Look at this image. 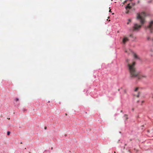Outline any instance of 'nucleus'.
I'll list each match as a JSON object with an SVG mask.
<instances>
[{
    "instance_id": "f257e3e1",
    "label": "nucleus",
    "mask_w": 153,
    "mask_h": 153,
    "mask_svg": "<svg viewBox=\"0 0 153 153\" xmlns=\"http://www.w3.org/2000/svg\"><path fill=\"white\" fill-rule=\"evenodd\" d=\"M126 62L128 63L127 65L130 73L131 76L132 77H137L138 79H140L142 76H140L138 73L136 71L134 68L135 62H133L132 64L130 65L128 63V59L126 60ZM142 76L145 77L144 76Z\"/></svg>"
},
{
    "instance_id": "f03ea898",
    "label": "nucleus",
    "mask_w": 153,
    "mask_h": 153,
    "mask_svg": "<svg viewBox=\"0 0 153 153\" xmlns=\"http://www.w3.org/2000/svg\"><path fill=\"white\" fill-rule=\"evenodd\" d=\"M145 28L147 31L149 33V36L147 38V40L151 39L153 40V20L151 21L149 23L148 25L145 27Z\"/></svg>"
},
{
    "instance_id": "7ed1b4c3",
    "label": "nucleus",
    "mask_w": 153,
    "mask_h": 153,
    "mask_svg": "<svg viewBox=\"0 0 153 153\" xmlns=\"http://www.w3.org/2000/svg\"><path fill=\"white\" fill-rule=\"evenodd\" d=\"M141 26L137 23H135L132 28L130 29V31L133 32L134 31H138L140 28Z\"/></svg>"
},
{
    "instance_id": "20e7f679",
    "label": "nucleus",
    "mask_w": 153,
    "mask_h": 153,
    "mask_svg": "<svg viewBox=\"0 0 153 153\" xmlns=\"http://www.w3.org/2000/svg\"><path fill=\"white\" fill-rule=\"evenodd\" d=\"M146 16V14L144 12L138 13L137 14V18L138 19H143Z\"/></svg>"
},
{
    "instance_id": "39448f33",
    "label": "nucleus",
    "mask_w": 153,
    "mask_h": 153,
    "mask_svg": "<svg viewBox=\"0 0 153 153\" xmlns=\"http://www.w3.org/2000/svg\"><path fill=\"white\" fill-rule=\"evenodd\" d=\"M135 4L134 3H129L128 4L126 7V13L127 14L129 12V11L128 10L131 8L133 6H134L135 5Z\"/></svg>"
},
{
    "instance_id": "423d86ee",
    "label": "nucleus",
    "mask_w": 153,
    "mask_h": 153,
    "mask_svg": "<svg viewBox=\"0 0 153 153\" xmlns=\"http://www.w3.org/2000/svg\"><path fill=\"white\" fill-rule=\"evenodd\" d=\"M128 39L126 37H124L123 39V43L125 44L126 42L128 41Z\"/></svg>"
},
{
    "instance_id": "0eeeda50",
    "label": "nucleus",
    "mask_w": 153,
    "mask_h": 153,
    "mask_svg": "<svg viewBox=\"0 0 153 153\" xmlns=\"http://www.w3.org/2000/svg\"><path fill=\"white\" fill-rule=\"evenodd\" d=\"M129 37L132 38L131 39L132 41H134L136 39V37H135L133 35V34H131L129 35Z\"/></svg>"
},
{
    "instance_id": "6e6552de",
    "label": "nucleus",
    "mask_w": 153,
    "mask_h": 153,
    "mask_svg": "<svg viewBox=\"0 0 153 153\" xmlns=\"http://www.w3.org/2000/svg\"><path fill=\"white\" fill-rule=\"evenodd\" d=\"M134 59H135L140 60V58L135 53H134Z\"/></svg>"
},
{
    "instance_id": "1a4fd4ad",
    "label": "nucleus",
    "mask_w": 153,
    "mask_h": 153,
    "mask_svg": "<svg viewBox=\"0 0 153 153\" xmlns=\"http://www.w3.org/2000/svg\"><path fill=\"white\" fill-rule=\"evenodd\" d=\"M140 22L142 25H143L145 22V20H140Z\"/></svg>"
},
{
    "instance_id": "9d476101",
    "label": "nucleus",
    "mask_w": 153,
    "mask_h": 153,
    "mask_svg": "<svg viewBox=\"0 0 153 153\" xmlns=\"http://www.w3.org/2000/svg\"><path fill=\"white\" fill-rule=\"evenodd\" d=\"M128 21L127 23V24H129V22H131V20H128Z\"/></svg>"
},
{
    "instance_id": "9b49d317",
    "label": "nucleus",
    "mask_w": 153,
    "mask_h": 153,
    "mask_svg": "<svg viewBox=\"0 0 153 153\" xmlns=\"http://www.w3.org/2000/svg\"><path fill=\"white\" fill-rule=\"evenodd\" d=\"M10 131H7V135H10Z\"/></svg>"
},
{
    "instance_id": "f8f14e48",
    "label": "nucleus",
    "mask_w": 153,
    "mask_h": 153,
    "mask_svg": "<svg viewBox=\"0 0 153 153\" xmlns=\"http://www.w3.org/2000/svg\"><path fill=\"white\" fill-rule=\"evenodd\" d=\"M138 88H135V89L134 90V91H137V90H138Z\"/></svg>"
},
{
    "instance_id": "ddd939ff",
    "label": "nucleus",
    "mask_w": 153,
    "mask_h": 153,
    "mask_svg": "<svg viewBox=\"0 0 153 153\" xmlns=\"http://www.w3.org/2000/svg\"><path fill=\"white\" fill-rule=\"evenodd\" d=\"M15 100H16V101H18L19 100V99L18 98H16L15 99Z\"/></svg>"
},
{
    "instance_id": "4468645a",
    "label": "nucleus",
    "mask_w": 153,
    "mask_h": 153,
    "mask_svg": "<svg viewBox=\"0 0 153 153\" xmlns=\"http://www.w3.org/2000/svg\"><path fill=\"white\" fill-rule=\"evenodd\" d=\"M48 152L49 153V151H45L44 152V153H45L46 152Z\"/></svg>"
},
{
    "instance_id": "2eb2a0df",
    "label": "nucleus",
    "mask_w": 153,
    "mask_h": 153,
    "mask_svg": "<svg viewBox=\"0 0 153 153\" xmlns=\"http://www.w3.org/2000/svg\"><path fill=\"white\" fill-rule=\"evenodd\" d=\"M127 116V115H126V114H124V116L123 117H125Z\"/></svg>"
},
{
    "instance_id": "dca6fc26",
    "label": "nucleus",
    "mask_w": 153,
    "mask_h": 153,
    "mask_svg": "<svg viewBox=\"0 0 153 153\" xmlns=\"http://www.w3.org/2000/svg\"><path fill=\"white\" fill-rule=\"evenodd\" d=\"M139 93H138V94H137V97H139Z\"/></svg>"
},
{
    "instance_id": "f3484780",
    "label": "nucleus",
    "mask_w": 153,
    "mask_h": 153,
    "mask_svg": "<svg viewBox=\"0 0 153 153\" xmlns=\"http://www.w3.org/2000/svg\"><path fill=\"white\" fill-rule=\"evenodd\" d=\"M128 119V117H126V120H127Z\"/></svg>"
},
{
    "instance_id": "a211bd4d",
    "label": "nucleus",
    "mask_w": 153,
    "mask_h": 153,
    "mask_svg": "<svg viewBox=\"0 0 153 153\" xmlns=\"http://www.w3.org/2000/svg\"><path fill=\"white\" fill-rule=\"evenodd\" d=\"M45 129H47V127H45Z\"/></svg>"
},
{
    "instance_id": "6ab92c4d",
    "label": "nucleus",
    "mask_w": 153,
    "mask_h": 153,
    "mask_svg": "<svg viewBox=\"0 0 153 153\" xmlns=\"http://www.w3.org/2000/svg\"><path fill=\"white\" fill-rule=\"evenodd\" d=\"M151 2V1H149L148 2L149 3H150Z\"/></svg>"
},
{
    "instance_id": "aec40b11",
    "label": "nucleus",
    "mask_w": 153,
    "mask_h": 153,
    "mask_svg": "<svg viewBox=\"0 0 153 153\" xmlns=\"http://www.w3.org/2000/svg\"><path fill=\"white\" fill-rule=\"evenodd\" d=\"M111 9H110L109 11L110 12H111Z\"/></svg>"
},
{
    "instance_id": "412c9836",
    "label": "nucleus",
    "mask_w": 153,
    "mask_h": 153,
    "mask_svg": "<svg viewBox=\"0 0 153 153\" xmlns=\"http://www.w3.org/2000/svg\"><path fill=\"white\" fill-rule=\"evenodd\" d=\"M142 103L143 102H144V101H142Z\"/></svg>"
},
{
    "instance_id": "4be33fe9",
    "label": "nucleus",
    "mask_w": 153,
    "mask_h": 153,
    "mask_svg": "<svg viewBox=\"0 0 153 153\" xmlns=\"http://www.w3.org/2000/svg\"><path fill=\"white\" fill-rule=\"evenodd\" d=\"M50 102V101H48V103H49V102Z\"/></svg>"
},
{
    "instance_id": "5701e85b",
    "label": "nucleus",
    "mask_w": 153,
    "mask_h": 153,
    "mask_svg": "<svg viewBox=\"0 0 153 153\" xmlns=\"http://www.w3.org/2000/svg\"><path fill=\"white\" fill-rule=\"evenodd\" d=\"M132 110H133V111H134V109L133 108H132Z\"/></svg>"
},
{
    "instance_id": "b1692460",
    "label": "nucleus",
    "mask_w": 153,
    "mask_h": 153,
    "mask_svg": "<svg viewBox=\"0 0 153 153\" xmlns=\"http://www.w3.org/2000/svg\"><path fill=\"white\" fill-rule=\"evenodd\" d=\"M123 112V111L122 110L121 111V112Z\"/></svg>"
},
{
    "instance_id": "393cba45",
    "label": "nucleus",
    "mask_w": 153,
    "mask_h": 153,
    "mask_svg": "<svg viewBox=\"0 0 153 153\" xmlns=\"http://www.w3.org/2000/svg\"><path fill=\"white\" fill-rule=\"evenodd\" d=\"M53 147H51V149H53Z\"/></svg>"
},
{
    "instance_id": "a878e982",
    "label": "nucleus",
    "mask_w": 153,
    "mask_h": 153,
    "mask_svg": "<svg viewBox=\"0 0 153 153\" xmlns=\"http://www.w3.org/2000/svg\"><path fill=\"white\" fill-rule=\"evenodd\" d=\"M26 111V110H24V111Z\"/></svg>"
},
{
    "instance_id": "bb28decb",
    "label": "nucleus",
    "mask_w": 153,
    "mask_h": 153,
    "mask_svg": "<svg viewBox=\"0 0 153 153\" xmlns=\"http://www.w3.org/2000/svg\"><path fill=\"white\" fill-rule=\"evenodd\" d=\"M120 133H121V132H119Z\"/></svg>"
},
{
    "instance_id": "cd10ccee",
    "label": "nucleus",
    "mask_w": 153,
    "mask_h": 153,
    "mask_svg": "<svg viewBox=\"0 0 153 153\" xmlns=\"http://www.w3.org/2000/svg\"><path fill=\"white\" fill-rule=\"evenodd\" d=\"M109 21H110V19H109Z\"/></svg>"
},
{
    "instance_id": "c85d7f7f",
    "label": "nucleus",
    "mask_w": 153,
    "mask_h": 153,
    "mask_svg": "<svg viewBox=\"0 0 153 153\" xmlns=\"http://www.w3.org/2000/svg\"><path fill=\"white\" fill-rule=\"evenodd\" d=\"M125 52H127L126 51H125Z\"/></svg>"
},
{
    "instance_id": "c756f323",
    "label": "nucleus",
    "mask_w": 153,
    "mask_h": 153,
    "mask_svg": "<svg viewBox=\"0 0 153 153\" xmlns=\"http://www.w3.org/2000/svg\"><path fill=\"white\" fill-rule=\"evenodd\" d=\"M130 1H132V0H130Z\"/></svg>"
}]
</instances>
